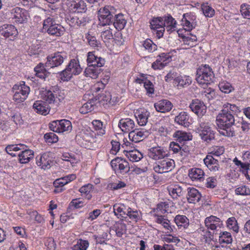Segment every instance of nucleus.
Here are the masks:
<instances>
[{
  "label": "nucleus",
  "mask_w": 250,
  "mask_h": 250,
  "mask_svg": "<svg viewBox=\"0 0 250 250\" xmlns=\"http://www.w3.org/2000/svg\"><path fill=\"white\" fill-rule=\"evenodd\" d=\"M217 116L216 122L221 134L228 137L235 135L232 126L234 125L235 115L240 112L236 105L227 103Z\"/></svg>",
  "instance_id": "1"
},
{
  "label": "nucleus",
  "mask_w": 250,
  "mask_h": 250,
  "mask_svg": "<svg viewBox=\"0 0 250 250\" xmlns=\"http://www.w3.org/2000/svg\"><path fill=\"white\" fill-rule=\"evenodd\" d=\"M214 78L212 68L208 65H201L197 70L196 80L203 86L212 83Z\"/></svg>",
  "instance_id": "2"
},
{
  "label": "nucleus",
  "mask_w": 250,
  "mask_h": 250,
  "mask_svg": "<svg viewBox=\"0 0 250 250\" xmlns=\"http://www.w3.org/2000/svg\"><path fill=\"white\" fill-rule=\"evenodd\" d=\"M82 71L79 62L77 59H71L65 69L60 72V76L63 81H68L73 75L79 74Z\"/></svg>",
  "instance_id": "3"
},
{
  "label": "nucleus",
  "mask_w": 250,
  "mask_h": 250,
  "mask_svg": "<svg viewBox=\"0 0 250 250\" xmlns=\"http://www.w3.org/2000/svg\"><path fill=\"white\" fill-rule=\"evenodd\" d=\"M14 92L13 100L17 103L23 102L27 98L30 91V87L21 81L19 84H15L13 88Z\"/></svg>",
  "instance_id": "4"
},
{
  "label": "nucleus",
  "mask_w": 250,
  "mask_h": 250,
  "mask_svg": "<svg viewBox=\"0 0 250 250\" xmlns=\"http://www.w3.org/2000/svg\"><path fill=\"white\" fill-rule=\"evenodd\" d=\"M205 224L208 229L213 231H208L207 232V235L210 240L212 239V236L215 233V231H218L223 225L221 219L213 215L207 217L205 220Z\"/></svg>",
  "instance_id": "5"
},
{
  "label": "nucleus",
  "mask_w": 250,
  "mask_h": 250,
  "mask_svg": "<svg viewBox=\"0 0 250 250\" xmlns=\"http://www.w3.org/2000/svg\"><path fill=\"white\" fill-rule=\"evenodd\" d=\"M66 59L67 56L64 52H56L47 57V61L45 63V67L48 69L58 67Z\"/></svg>",
  "instance_id": "6"
},
{
  "label": "nucleus",
  "mask_w": 250,
  "mask_h": 250,
  "mask_svg": "<svg viewBox=\"0 0 250 250\" xmlns=\"http://www.w3.org/2000/svg\"><path fill=\"white\" fill-rule=\"evenodd\" d=\"M197 130L201 139L208 143L215 138L214 132L208 123L201 122Z\"/></svg>",
  "instance_id": "7"
},
{
  "label": "nucleus",
  "mask_w": 250,
  "mask_h": 250,
  "mask_svg": "<svg viewBox=\"0 0 250 250\" xmlns=\"http://www.w3.org/2000/svg\"><path fill=\"white\" fill-rule=\"evenodd\" d=\"M175 167V162L173 160L167 157L155 163L153 169L158 173H163L171 171Z\"/></svg>",
  "instance_id": "8"
},
{
  "label": "nucleus",
  "mask_w": 250,
  "mask_h": 250,
  "mask_svg": "<svg viewBox=\"0 0 250 250\" xmlns=\"http://www.w3.org/2000/svg\"><path fill=\"white\" fill-rule=\"evenodd\" d=\"M110 164L116 173L125 174L130 170L128 162L122 158H115L111 161Z\"/></svg>",
  "instance_id": "9"
},
{
  "label": "nucleus",
  "mask_w": 250,
  "mask_h": 250,
  "mask_svg": "<svg viewBox=\"0 0 250 250\" xmlns=\"http://www.w3.org/2000/svg\"><path fill=\"white\" fill-rule=\"evenodd\" d=\"M12 17L17 23H23L27 21L29 16L28 12L24 9L16 7L11 10Z\"/></svg>",
  "instance_id": "10"
},
{
  "label": "nucleus",
  "mask_w": 250,
  "mask_h": 250,
  "mask_svg": "<svg viewBox=\"0 0 250 250\" xmlns=\"http://www.w3.org/2000/svg\"><path fill=\"white\" fill-rule=\"evenodd\" d=\"M42 98L46 104L55 109L58 106L61 101L60 99L57 97V94L50 90L43 92L42 94Z\"/></svg>",
  "instance_id": "11"
},
{
  "label": "nucleus",
  "mask_w": 250,
  "mask_h": 250,
  "mask_svg": "<svg viewBox=\"0 0 250 250\" xmlns=\"http://www.w3.org/2000/svg\"><path fill=\"white\" fill-rule=\"evenodd\" d=\"M66 5L73 12L85 13L87 10L86 4L83 0H67Z\"/></svg>",
  "instance_id": "12"
},
{
  "label": "nucleus",
  "mask_w": 250,
  "mask_h": 250,
  "mask_svg": "<svg viewBox=\"0 0 250 250\" xmlns=\"http://www.w3.org/2000/svg\"><path fill=\"white\" fill-rule=\"evenodd\" d=\"M189 107L199 117H203L207 111V106L204 102L197 99L193 100Z\"/></svg>",
  "instance_id": "13"
},
{
  "label": "nucleus",
  "mask_w": 250,
  "mask_h": 250,
  "mask_svg": "<svg viewBox=\"0 0 250 250\" xmlns=\"http://www.w3.org/2000/svg\"><path fill=\"white\" fill-rule=\"evenodd\" d=\"M99 20L103 25H109L113 21V15L109 11V7H104L98 11Z\"/></svg>",
  "instance_id": "14"
},
{
  "label": "nucleus",
  "mask_w": 250,
  "mask_h": 250,
  "mask_svg": "<svg viewBox=\"0 0 250 250\" xmlns=\"http://www.w3.org/2000/svg\"><path fill=\"white\" fill-rule=\"evenodd\" d=\"M147 155L149 158L155 160H160L168 156L165 149L159 146L149 149Z\"/></svg>",
  "instance_id": "15"
},
{
  "label": "nucleus",
  "mask_w": 250,
  "mask_h": 250,
  "mask_svg": "<svg viewBox=\"0 0 250 250\" xmlns=\"http://www.w3.org/2000/svg\"><path fill=\"white\" fill-rule=\"evenodd\" d=\"M149 134L148 130L142 129H136L130 131L128 134L129 140L132 142L138 143L146 138Z\"/></svg>",
  "instance_id": "16"
},
{
  "label": "nucleus",
  "mask_w": 250,
  "mask_h": 250,
  "mask_svg": "<svg viewBox=\"0 0 250 250\" xmlns=\"http://www.w3.org/2000/svg\"><path fill=\"white\" fill-rule=\"evenodd\" d=\"M87 62L89 65L101 67L105 63L104 58L95 55L94 52H89L87 56Z\"/></svg>",
  "instance_id": "17"
},
{
  "label": "nucleus",
  "mask_w": 250,
  "mask_h": 250,
  "mask_svg": "<svg viewBox=\"0 0 250 250\" xmlns=\"http://www.w3.org/2000/svg\"><path fill=\"white\" fill-rule=\"evenodd\" d=\"M163 17H157L154 18L150 22V27L152 29L157 30V36L160 38L162 37L165 28L163 27Z\"/></svg>",
  "instance_id": "18"
},
{
  "label": "nucleus",
  "mask_w": 250,
  "mask_h": 250,
  "mask_svg": "<svg viewBox=\"0 0 250 250\" xmlns=\"http://www.w3.org/2000/svg\"><path fill=\"white\" fill-rule=\"evenodd\" d=\"M37 165L42 168L45 169L50 168L51 159L48 153H44L36 158Z\"/></svg>",
  "instance_id": "19"
},
{
  "label": "nucleus",
  "mask_w": 250,
  "mask_h": 250,
  "mask_svg": "<svg viewBox=\"0 0 250 250\" xmlns=\"http://www.w3.org/2000/svg\"><path fill=\"white\" fill-rule=\"evenodd\" d=\"M154 215L156 217L155 222L158 224H161L164 228L167 230V233L174 232L175 229V227L174 226L171 225L169 220L165 218L164 216L160 215L159 214L155 213Z\"/></svg>",
  "instance_id": "20"
},
{
  "label": "nucleus",
  "mask_w": 250,
  "mask_h": 250,
  "mask_svg": "<svg viewBox=\"0 0 250 250\" xmlns=\"http://www.w3.org/2000/svg\"><path fill=\"white\" fill-rule=\"evenodd\" d=\"M154 107L157 111L165 113L169 111L172 109L173 105L169 101L163 99L155 103Z\"/></svg>",
  "instance_id": "21"
},
{
  "label": "nucleus",
  "mask_w": 250,
  "mask_h": 250,
  "mask_svg": "<svg viewBox=\"0 0 250 250\" xmlns=\"http://www.w3.org/2000/svg\"><path fill=\"white\" fill-rule=\"evenodd\" d=\"M0 34L5 38H9L17 36L18 31L14 25L4 24L0 27Z\"/></svg>",
  "instance_id": "22"
},
{
  "label": "nucleus",
  "mask_w": 250,
  "mask_h": 250,
  "mask_svg": "<svg viewBox=\"0 0 250 250\" xmlns=\"http://www.w3.org/2000/svg\"><path fill=\"white\" fill-rule=\"evenodd\" d=\"M135 123L133 120L129 118L122 119L120 120L118 126L122 131L126 133L130 132L133 129Z\"/></svg>",
  "instance_id": "23"
},
{
  "label": "nucleus",
  "mask_w": 250,
  "mask_h": 250,
  "mask_svg": "<svg viewBox=\"0 0 250 250\" xmlns=\"http://www.w3.org/2000/svg\"><path fill=\"white\" fill-rule=\"evenodd\" d=\"M135 117L137 119L138 124L141 126H144L147 123L149 112L145 109L141 108L135 113Z\"/></svg>",
  "instance_id": "24"
},
{
  "label": "nucleus",
  "mask_w": 250,
  "mask_h": 250,
  "mask_svg": "<svg viewBox=\"0 0 250 250\" xmlns=\"http://www.w3.org/2000/svg\"><path fill=\"white\" fill-rule=\"evenodd\" d=\"M33 106L37 113L44 115L48 114L51 108L50 105L46 104L44 101L41 100L36 101Z\"/></svg>",
  "instance_id": "25"
},
{
  "label": "nucleus",
  "mask_w": 250,
  "mask_h": 250,
  "mask_svg": "<svg viewBox=\"0 0 250 250\" xmlns=\"http://www.w3.org/2000/svg\"><path fill=\"white\" fill-rule=\"evenodd\" d=\"M19 161L21 164H27L34 157V151L29 149L22 150L21 152L18 154Z\"/></svg>",
  "instance_id": "26"
},
{
  "label": "nucleus",
  "mask_w": 250,
  "mask_h": 250,
  "mask_svg": "<svg viewBox=\"0 0 250 250\" xmlns=\"http://www.w3.org/2000/svg\"><path fill=\"white\" fill-rule=\"evenodd\" d=\"M163 23L164 28L167 32H171L176 29V21L170 15L163 17Z\"/></svg>",
  "instance_id": "27"
},
{
  "label": "nucleus",
  "mask_w": 250,
  "mask_h": 250,
  "mask_svg": "<svg viewBox=\"0 0 250 250\" xmlns=\"http://www.w3.org/2000/svg\"><path fill=\"white\" fill-rule=\"evenodd\" d=\"M201 198V194L199 191L194 188H188L187 199L189 203L195 204L199 202Z\"/></svg>",
  "instance_id": "28"
},
{
  "label": "nucleus",
  "mask_w": 250,
  "mask_h": 250,
  "mask_svg": "<svg viewBox=\"0 0 250 250\" xmlns=\"http://www.w3.org/2000/svg\"><path fill=\"white\" fill-rule=\"evenodd\" d=\"M204 162L206 166L213 171H218L220 167L218 164V161L214 158L212 155H208L204 159Z\"/></svg>",
  "instance_id": "29"
},
{
  "label": "nucleus",
  "mask_w": 250,
  "mask_h": 250,
  "mask_svg": "<svg viewBox=\"0 0 250 250\" xmlns=\"http://www.w3.org/2000/svg\"><path fill=\"white\" fill-rule=\"evenodd\" d=\"M204 171L199 168L193 167L188 170V175L192 181H202L204 180Z\"/></svg>",
  "instance_id": "30"
},
{
  "label": "nucleus",
  "mask_w": 250,
  "mask_h": 250,
  "mask_svg": "<svg viewBox=\"0 0 250 250\" xmlns=\"http://www.w3.org/2000/svg\"><path fill=\"white\" fill-rule=\"evenodd\" d=\"M114 27L118 30H121L124 28L126 21L124 18V15L119 14L113 17V21L112 22Z\"/></svg>",
  "instance_id": "31"
},
{
  "label": "nucleus",
  "mask_w": 250,
  "mask_h": 250,
  "mask_svg": "<svg viewBox=\"0 0 250 250\" xmlns=\"http://www.w3.org/2000/svg\"><path fill=\"white\" fill-rule=\"evenodd\" d=\"M174 222L179 229H186L189 226V220L185 215H177Z\"/></svg>",
  "instance_id": "32"
},
{
  "label": "nucleus",
  "mask_w": 250,
  "mask_h": 250,
  "mask_svg": "<svg viewBox=\"0 0 250 250\" xmlns=\"http://www.w3.org/2000/svg\"><path fill=\"white\" fill-rule=\"evenodd\" d=\"M175 140L180 143L185 142L192 139V135L189 133L177 130L173 135Z\"/></svg>",
  "instance_id": "33"
},
{
  "label": "nucleus",
  "mask_w": 250,
  "mask_h": 250,
  "mask_svg": "<svg viewBox=\"0 0 250 250\" xmlns=\"http://www.w3.org/2000/svg\"><path fill=\"white\" fill-rule=\"evenodd\" d=\"M175 121L180 125L185 127L188 126L190 122H189V116L186 112H181L175 118Z\"/></svg>",
  "instance_id": "34"
},
{
  "label": "nucleus",
  "mask_w": 250,
  "mask_h": 250,
  "mask_svg": "<svg viewBox=\"0 0 250 250\" xmlns=\"http://www.w3.org/2000/svg\"><path fill=\"white\" fill-rule=\"evenodd\" d=\"M101 70L100 67L88 65L84 71L85 76L92 79H96L101 73Z\"/></svg>",
  "instance_id": "35"
},
{
  "label": "nucleus",
  "mask_w": 250,
  "mask_h": 250,
  "mask_svg": "<svg viewBox=\"0 0 250 250\" xmlns=\"http://www.w3.org/2000/svg\"><path fill=\"white\" fill-rule=\"evenodd\" d=\"M125 155L132 162H138L143 156L142 154L136 149L127 150Z\"/></svg>",
  "instance_id": "36"
},
{
  "label": "nucleus",
  "mask_w": 250,
  "mask_h": 250,
  "mask_svg": "<svg viewBox=\"0 0 250 250\" xmlns=\"http://www.w3.org/2000/svg\"><path fill=\"white\" fill-rule=\"evenodd\" d=\"M64 32L65 28L60 23H57L47 33L50 36L59 37L62 36Z\"/></svg>",
  "instance_id": "37"
},
{
  "label": "nucleus",
  "mask_w": 250,
  "mask_h": 250,
  "mask_svg": "<svg viewBox=\"0 0 250 250\" xmlns=\"http://www.w3.org/2000/svg\"><path fill=\"white\" fill-rule=\"evenodd\" d=\"M59 133L64 131H70L72 130V124L70 121L66 119L58 120Z\"/></svg>",
  "instance_id": "38"
},
{
  "label": "nucleus",
  "mask_w": 250,
  "mask_h": 250,
  "mask_svg": "<svg viewBox=\"0 0 250 250\" xmlns=\"http://www.w3.org/2000/svg\"><path fill=\"white\" fill-rule=\"evenodd\" d=\"M57 23H57L54 17H48L43 21V30L47 33L50 30H51L52 28L55 26V25H56Z\"/></svg>",
  "instance_id": "39"
},
{
  "label": "nucleus",
  "mask_w": 250,
  "mask_h": 250,
  "mask_svg": "<svg viewBox=\"0 0 250 250\" xmlns=\"http://www.w3.org/2000/svg\"><path fill=\"white\" fill-rule=\"evenodd\" d=\"M94 101L93 100H90L88 102L84 103L80 108L79 111L82 114H86L94 109Z\"/></svg>",
  "instance_id": "40"
},
{
  "label": "nucleus",
  "mask_w": 250,
  "mask_h": 250,
  "mask_svg": "<svg viewBox=\"0 0 250 250\" xmlns=\"http://www.w3.org/2000/svg\"><path fill=\"white\" fill-rule=\"evenodd\" d=\"M201 9L206 17L212 18L214 15V10L208 3L202 4L201 5Z\"/></svg>",
  "instance_id": "41"
},
{
  "label": "nucleus",
  "mask_w": 250,
  "mask_h": 250,
  "mask_svg": "<svg viewBox=\"0 0 250 250\" xmlns=\"http://www.w3.org/2000/svg\"><path fill=\"white\" fill-rule=\"evenodd\" d=\"M168 190L170 195L173 198H177L182 195L183 189L179 186L175 185L173 187H169Z\"/></svg>",
  "instance_id": "42"
},
{
  "label": "nucleus",
  "mask_w": 250,
  "mask_h": 250,
  "mask_svg": "<svg viewBox=\"0 0 250 250\" xmlns=\"http://www.w3.org/2000/svg\"><path fill=\"white\" fill-rule=\"evenodd\" d=\"M232 237L230 233L224 231L220 233L219 241L221 244H230L232 242Z\"/></svg>",
  "instance_id": "43"
},
{
  "label": "nucleus",
  "mask_w": 250,
  "mask_h": 250,
  "mask_svg": "<svg viewBox=\"0 0 250 250\" xmlns=\"http://www.w3.org/2000/svg\"><path fill=\"white\" fill-rule=\"evenodd\" d=\"M227 227L232 229L235 232L237 233L239 231V226L237 221L234 217H231L228 219L227 221Z\"/></svg>",
  "instance_id": "44"
},
{
  "label": "nucleus",
  "mask_w": 250,
  "mask_h": 250,
  "mask_svg": "<svg viewBox=\"0 0 250 250\" xmlns=\"http://www.w3.org/2000/svg\"><path fill=\"white\" fill-rule=\"evenodd\" d=\"M96 133L92 131L90 128L86 129L83 132V138L85 141L92 143L94 142L95 138H96Z\"/></svg>",
  "instance_id": "45"
},
{
  "label": "nucleus",
  "mask_w": 250,
  "mask_h": 250,
  "mask_svg": "<svg viewBox=\"0 0 250 250\" xmlns=\"http://www.w3.org/2000/svg\"><path fill=\"white\" fill-rule=\"evenodd\" d=\"M183 41L184 44L187 45L188 47H192L196 44L197 37L193 35L189 36H184Z\"/></svg>",
  "instance_id": "46"
},
{
  "label": "nucleus",
  "mask_w": 250,
  "mask_h": 250,
  "mask_svg": "<svg viewBox=\"0 0 250 250\" xmlns=\"http://www.w3.org/2000/svg\"><path fill=\"white\" fill-rule=\"evenodd\" d=\"M225 151L223 146H215L209 148L208 150V154L214 156H220L222 155Z\"/></svg>",
  "instance_id": "47"
},
{
  "label": "nucleus",
  "mask_w": 250,
  "mask_h": 250,
  "mask_svg": "<svg viewBox=\"0 0 250 250\" xmlns=\"http://www.w3.org/2000/svg\"><path fill=\"white\" fill-rule=\"evenodd\" d=\"M136 81L140 83H143L144 86L146 89L147 93L149 94H152L154 92V88L153 85L152 83L148 80H142L140 79H138L136 80Z\"/></svg>",
  "instance_id": "48"
},
{
  "label": "nucleus",
  "mask_w": 250,
  "mask_h": 250,
  "mask_svg": "<svg viewBox=\"0 0 250 250\" xmlns=\"http://www.w3.org/2000/svg\"><path fill=\"white\" fill-rule=\"evenodd\" d=\"M220 90L225 93H229L234 90L231 84L228 82H223L219 83Z\"/></svg>",
  "instance_id": "49"
},
{
  "label": "nucleus",
  "mask_w": 250,
  "mask_h": 250,
  "mask_svg": "<svg viewBox=\"0 0 250 250\" xmlns=\"http://www.w3.org/2000/svg\"><path fill=\"white\" fill-rule=\"evenodd\" d=\"M126 215L134 221L137 222L141 218V212L137 210H133L128 208L126 210Z\"/></svg>",
  "instance_id": "50"
},
{
  "label": "nucleus",
  "mask_w": 250,
  "mask_h": 250,
  "mask_svg": "<svg viewBox=\"0 0 250 250\" xmlns=\"http://www.w3.org/2000/svg\"><path fill=\"white\" fill-rule=\"evenodd\" d=\"M235 192L236 195L250 196V188L247 186L242 185L236 188Z\"/></svg>",
  "instance_id": "51"
},
{
  "label": "nucleus",
  "mask_w": 250,
  "mask_h": 250,
  "mask_svg": "<svg viewBox=\"0 0 250 250\" xmlns=\"http://www.w3.org/2000/svg\"><path fill=\"white\" fill-rule=\"evenodd\" d=\"M101 36L104 42H108L109 40L112 39V29L109 27H106L105 30L102 32Z\"/></svg>",
  "instance_id": "52"
},
{
  "label": "nucleus",
  "mask_w": 250,
  "mask_h": 250,
  "mask_svg": "<svg viewBox=\"0 0 250 250\" xmlns=\"http://www.w3.org/2000/svg\"><path fill=\"white\" fill-rule=\"evenodd\" d=\"M169 208L168 204L166 202H161L158 204L157 208L154 209V212L156 214H165L167 212V209Z\"/></svg>",
  "instance_id": "53"
},
{
  "label": "nucleus",
  "mask_w": 250,
  "mask_h": 250,
  "mask_svg": "<svg viewBox=\"0 0 250 250\" xmlns=\"http://www.w3.org/2000/svg\"><path fill=\"white\" fill-rule=\"evenodd\" d=\"M26 147V146L21 144L17 145H10L6 147L5 150L7 152H9V151H17L19 150H22Z\"/></svg>",
  "instance_id": "54"
},
{
  "label": "nucleus",
  "mask_w": 250,
  "mask_h": 250,
  "mask_svg": "<svg viewBox=\"0 0 250 250\" xmlns=\"http://www.w3.org/2000/svg\"><path fill=\"white\" fill-rule=\"evenodd\" d=\"M143 45L146 49L150 52H153L157 49V45L148 39L144 41Z\"/></svg>",
  "instance_id": "55"
},
{
  "label": "nucleus",
  "mask_w": 250,
  "mask_h": 250,
  "mask_svg": "<svg viewBox=\"0 0 250 250\" xmlns=\"http://www.w3.org/2000/svg\"><path fill=\"white\" fill-rule=\"evenodd\" d=\"M182 22L183 26L185 27V29L188 31L191 30L196 25V21H188L184 17L182 20Z\"/></svg>",
  "instance_id": "56"
},
{
  "label": "nucleus",
  "mask_w": 250,
  "mask_h": 250,
  "mask_svg": "<svg viewBox=\"0 0 250 250\" xmlns=\"http://www.w3.org/2000/svg\"><path fill=\"white\" fill-rule=\"evenodd\" d=\"M92 187H93L92 185L90 184L85 185L82 187L80 188L79 191L82 194H85L87 196V197H86L87 199L88 200H90L92 197V195L89 194V193L90 190H91Z\"/></svg>",
  "instance_id": "57"
},
{
  "label": "nucleus",
  "mask_w": 250,
  "mask_h": 250,
  "mask_svg": "<svg viewBox=\"0 0 250 250\" xmlns=\"http://www.w3.org/2000/svg\"><path fill=\"white\" fill-rule=\"evenodd\" d=\"M44 138L45 141L48 143H55L58 141V136L54 132L47 133L44 134Z\"/></svg>",
  "instance_id": "58"
},
{
  "label": "nucleus",
  "mask_w": 250,
  "mask_h": 250,
  "mask_svg": "<svg viewBox=\"0 0 250 250\" xmlns=\"http://www.w3.org/2000/svg\"><path fill=\"white\" fill-rule=\"evenodd\" d=\"M240 11L244 18L250 19V5L245 3L242 4Z\"/></svg>",
  "instance_id": "59"
},
{
  "label": "nucleus",
  "mask_w": 250,
  "mask_h": 250,
  "mask_svg": "<svg viewBox=\"0 0 250 250\" xmlns=\"http://www.w3.org/2000/svg\"><path fill=\"white\" fill-rule=\"evenodd\" d=\"M93 128L96 130L99 131V133L100 135H103L105 133V130L103 128V123L100 120H94L92 122Z\"/></svg>",
  "instance_id": "60"
},
{
  "label": "nucleus",
  "mask_w": 250,
  "mask_h": 250,
  "mask_svg": "<svg viewBox=\"0 0 250 250\" xmlns=\"http://www.w3.org/2000/svg\"><path fill=\"white\" fill-rule=\"evenodd\" d=\"M169 147L173 151L174 153H178L179 152H180L181 156H183L184 155L183 154V151L184 152H186L184 149L182 148V147H181L178 143L174 142L170 143V144L169 145Z\"/></svg>",
  "instance_id": "61"
},
{
  "label": "nucleus",
  "mask_w": 250,
  "mask_h": 250,
  "mask_svg": "<svg viewBox=\"0 0 250 250\" xmlns=\"http://www.w3.org/2000/svg\"><path fill=\"white\" fill-rule=\"evenodd\" d=\"M87 39L88 40L89 45L93 48L99 47L101 45L100 41L97 40L96 38L94 36H92L90 35H88L87 36Z\"/></svg>",
  "instance_id": "62"
},
{
  "label": "nucleus",
  "mask_w": 250,
  "mask_h": 250,
  "mask_svg": "<svg viewBox=\"0 0 250 250\" xmlns=\"http://www.w3.org/2000/svg\"><path fill=\"white\" fill-rule=\"evenodd\" d=\"M158 57L165 66L171 61V57L168 53H161Z\"/></svg>",
  "instance_id": "63"
},
{
  "label": "nucleus",
  "mask_w": 250,
  "mask_h": 250,
  "mask_svg": "<svg viewBox=\"0 0 250 250\" xmlns=\"http://www.w3.org/2000/svg\"><path fill=\"white\" fill-rule=\"evenodd\" d=\"M100 99L101 100L111 104H113L115 102L114 100L112 99L111 95L109 92H105L104 93H103L100 96Z\"/></svg>",
  "instance_id": "64"
}]
</instances>
